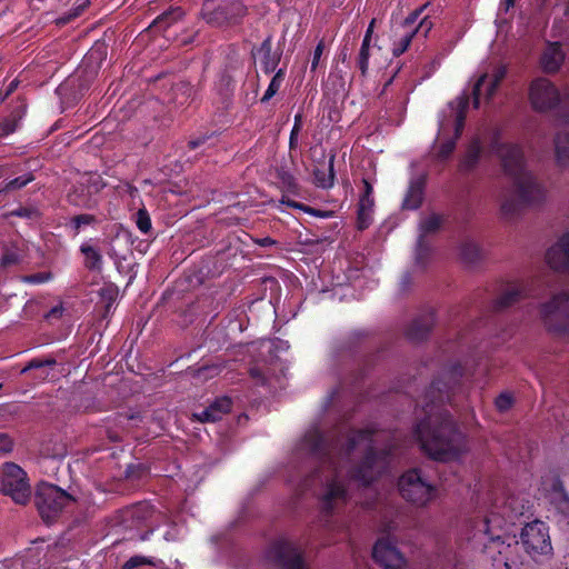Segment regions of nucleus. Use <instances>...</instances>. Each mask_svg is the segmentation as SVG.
Masks as SVG:
<instances>
[{"instance_id": "obj_1", "label": "nucleus", "mask_w": 569, "mask_h": 569, "mask_svg": "<svg viewBox=\"0 0 569 569\" xmlns=\"http://www.w3.org/2000/svg\"><path fill=\"white\" fill-rule=\"evenodd\" d=\"M380 437L370 429L338 436L337 440L331 441L325 439L316 428L305 435L301 446L320 461L313 477L321 483L319 502L322 512L330 515L346 505L349 495L343 468L356 452H365V457L348 470L351 479L367 486L382 471L389 451L378 449Z\"/></svg>"}, {"instance_id": "obj_2", "label": "nucleus", "mask_w": 569, "mask_h": 569, "mask_svg": "<svg viewBox=\"0 0 569 569\" xmlns=\"http://www.w3.org/2000/svg\"><path fill=\"white\" fill-rule=\"evenodd\" d=\"M460 365L442 370L426 393V417L417 425L416 436L422 450L438 461H455L468 451L466 437L456 428L451 416L445 410L433 411L432 403L453 402L455 396L463 393Z\"/></svg>"}, {"instance_id": "obj_3", "label": "nucleus", "mask_w": 569, "mask_h": 569, "mask_svg": "<svg viewBox=\"0 0 569 569\" xmlns=\"http://www.w3.org/2000/svg\"><path fill=\"white\" fill-rule=\"evenodd\" d=\"M468 106L469 94L463 92L453 101L449 102L447 109L442 111V116L439 121V136L446 134L451 128L455 131V136L452 138H448L440 144V148L437 152L438 159L446 160L452 153L456 146V140L460 137L463 128V121Z\"/></svg>"}, {"instance_id": "obj_4", "label": "nucleus", "mask_w": 569, "mask_h": 569, "mask_svg": "<svg viewBox=\"0 0 569 569\" xmlns=\"http://www.w3.org/2000/svg\"><path fill=\"white\" fill-rule=\"evenodd\" d=\"M539 315L548 331L569 339V291H559L541 303Z\"/></svg>"}, {"instance_id": "obj_5", "label": "nucleus", "mask_w": 569, "mask_h": 569, "mask_svg": "<svg viewBox=\"0 0 569 569\" xmlns=\"http://www.w3.org/2000/svg\"><path fill=\"white\" fill-rule=\"evenodd\" d=\"M401 497L417 506L425 507L437 496V488L422 475L420 469H411L405 472L398 481Z\"/></svg>"}, {"instance_id": "obj_6", "label": "nucleus", "mask_w": 569, "mask_h": 569, "mask_svg": "<svg viewBox=\"0 0 569 569\" xmlns=\"http://www.w3.org/2000/svg\"><path fill=\"white\" fill-rule=\"evenodd\" d=\"M72 500V497L51 483H40L34 496L36 507L46 522L54 520L63 508Z\"/></svg>"}, {"instance_id": "obj_7", "label": "nucleus", "mask_w": 569, "mask_h": 569, "mask_svg": "<svg viewBox=\"0 0 569 569\" xmlns=\"http://www.w3.org/2000/svg\"><path fill=\"white\" fill-rule=\"evenodd\" d=\"M1 492L18 505H26L31 498L27 473L13 462H7L1 471Z\"/></svg>"}, {"instance_id": "obj_8", "label": "nucleus", "mask_w": 569, "mask_h": 569, "mask_svg": "<svg viewBox=\"0 0 569 569\" xmlns=\"http://www.w3.org/2000/svg\"><path fill=\"white\" fill-rule=\"evenodd\" d=\"M528 99L535 111L548 112L560 106L561 93L552 81L537 77L529 83Z\"/></svg>"}, {"instance_id": "obj_9", "label": "nucleus", "mask_w": 569, "mask_h": 569, "mask_svg": "<svg viewBox=\"0 0 569 569\" xmlns=\"http://www.w3.org/2000/svg\"><path fill=\"white\" fill-rule=\"evenodd\" d=\"M492 152L498 157L501 168L512 180L528 171L522 148L512 142L495 140Z\"/></svg>"}, {"instance_id": "obj_10", "label": "nucleus", "mask_w": 569, "mask_h": 569, "mask_svg": "<svg viewBox=\"0 0 569 569\" xmlns=\"http://www.w3.org/2000/svg\"><path fill=\"white\" fill-rule=\"evenodd\" d=\"M244 14L246 8L237 1H226L217 8H212V2L207 1L203 7V18L216 27L238 23Z\"/></svg>"}, {"instance_id": "obj_11", "label": "nucleus", "mask_w": 569, "mask_h": 569, "mask_svg": "<svg viewBox=\"0 0 569 569\" xmlns=\"http://www.w3.org/2000/svg\"><path fill=\"white\" fill-rule=\"evenodd\" d=\"M517 197L525 206H539L547 197L546 188L529 170L513 179Z\"/></svg>"}, {"instance_id": "obj_12", "label": "nucleus", "mask_w": 569, "mask_h": 569, "mask_svg": "<svg viewBox=\"0 0 569 569\" xmlns=\"http://www.w3.org/2000/svg\"><path fill=\"white\" fill-rule=\"evenodd\" d=\"M520 541L529 553H548L551 550L550 537L541 521L527 523L520 533Z\"/></svg>"}, {"instance_id": "obj_13", "label": "nucleus", "mask_w": 569, "mask_h": 569, "mask_svg": "<svg viewBox=\"0 0 569 569\" xmlns=\"http://www.w3.org/2000/svg\"><path fill=\"white\" fill-rule=\"evenodd\" d=\"M525 505L516 497H509L501 506L495 505L486 518V532H490V527L502 528L508 522H513L516 518L525 512Z\"/></svg>"}, {"instance_id": "obj_14", "label": "nucleus", "mask_w": 569, "mask_h": 569, "mask_svg": "<svg viewBox=\"0 0 569 569\" xmlns=\"http://www.w3.org/2000/svg\"><path fill=\"white\" fill-rule=\"evenodd\" d=\"M271 558L281 569H305L301 551L291 541L278 540L269 551Z\"/></svg>"}, {"instance_id": "obj_15", "label": "nucleus", "mask_w": 569, "mask_h": 569, "mask_svg": "<svg viewBox=\"0 0 569 569\" xmlns=\"http://www.w3.org/2000/svg\"><path fill=\"white\" fill-rule=\"evenodd\" d=\"M545 261L552 270L569 274V231L548 248Z\"/></svg>"}, {"instance_id": "obj_16", "label": "nucleus", "mask_w": 569, "mask_h": 569, "mask_svg": "<svg viewBox=\"0 0 569 569\" xmlns=\"http://www.w3.org/2000/svg\"><path fill=\"white\" fill-rule=\"evenodd\" d=\"M372 557L385 569H400L405 565L402 555L388 539H380L376 542Z\"/></svg>"}, {"instance_id": "obj_17", "label": "nucleus", "mask_w": 569, "mask_h": 569, "mask_svg": "<svg viewBox=\"0 0 569 569\" xmlns=\"http://www.w3.org/2000/svg\"><path fill=\"white\" fill-rule=\"evenodd\" d=\"M506 74H507L506 67L500 66L495 69L491 77H489L488 73H483L478 78V80L473 84V89H472L475 108L479 107V98H480L481 87L487 83L485 94H486V98L489 100L493 97L496 90L498 89L500 82L506 77Z\"/></svg>"}, {"instance_id": "obj_18", "label": "nucleus", "mask_w": 569, "mask_h": 569, "mask_svg": "<svg viewBox=\"0 0 569 569\" xmlns=\"http://www.w3.org/2000/svg\"><path fill=\"white\" fill-rule=\"evenodd\" d=\"M565 57L559 42H549L540 56V68L546 73H556L563 63Z\"/></svg>"}, {"instance_id": "obj_19", "label": "nucleus", "mask_w": 569, "mask_h": 569, "mask_svg": "<svg viewBox=\"0 0 569 569\" xmlns=\"http://www.w3.org/2000/svg\"><path fill=\"white\" fill-rule=\"evenodd\" d=\"M529 296V287L525 282L512 283L506 287L495 301V308L502 310L509 308Z\"/></svg>"}, {"instance_id": "obj_20", "label": "nucleus", "mask_w": 569, "mask_h": 569, "mask_svg": "<svg viewBox=\"0 0 569 569\" xmlns=\"http://www.w3.org/2000/svg\"><path fill=\"white\" fill-rule=\"evenodd\" d=\"M442 218L432 213L421 220L419 224V238L417 243V261H420L428 253V246L425 243V237L429 233L438 231L441 227Z\"/></svg>"}, {"instance_id": "obj_21", "label": "nucleus", "mask_w": 569, "mask_h": 569, "mask_svg": "<svg viewBox=\"0 0 569 569\" xmlns=\"http://www.w3.org/2000/svg\"><path fill=\"white\" fill-rule=\"evenodd\" d=\"M425 186H426V176L425 174L412 178L410 180L407 193L402 201V206H401L402 209L416 210L421 206L423 196H425Z\"/></svg>"}, {"instance_id": "obj_22", "label": "nucleus", "mask_w": 569, "mask_h": 569, "mask_svg": "<svg viewBox=\"0 0 569 569\" xmlns=\"http://www.w3.org/2000/svg\"><path fill=\"white\" fill-rule=\"evenodd\" d=\"M252 54L259 60L264 73L274 71L280 61V53L272 52L271 37H267L260 47L256 51H252Z\"/></svg>"}, {"instance_id": "obj_23", "label": "nucleus", "mask_w": 569, "mask_h": 569, "mask_svg": "<svg viewBox=\"0 0 569 569\" xmlns=\"http://www.w3.org/2000/svg\"><path fill=\"white\" fill-rule=\"evenodd\" d=\"M435 325L432 311H428L417 317L407 329V336L412 341H422L427 338Z\"/></svg>"}, {"instance_id": "obj_24", "label": "nucleus", "mask_w": 569, "mask_h": 569, "mask_svg": "<svg viewBox=\"0 0 569 569\" xmlns=\"http://www.w3.org/2000/svg\"><path fill=\"white\" fill-rule=\"evenodd\" d=\"M231 409V400L227 397L216 400L211 406L203 409L199 413H194L193 417L200 422H214L222 418L223 415L229 412Z\"/></svg>"}, {"instance_id": "obj_25", "label": "nucleus", "mask_w": 569, "mask_h": 569, "mask_svg": "<svg viewBox=\"0 0 569 569\" xmlns=\"http://www.w3.org/2000/svg\"><path fill=\"white\" fill-rule=\"evenodd\" d=\"M556 163L560 168L569 166V131H559L553 138Z\"/></svg>"}, {"instance_id": "obj_26", "label": "nucleus", "mask_w": 569, "mask_h": 569, "mask_svg": "<svg viewBox=\"0 0 569 569\" xmlns=\"http://www.w3.org/2000/svg\"><path fill=\"white\" fill-rule=\"evenodd\" d=\"M460 257L465 263L469 266H477L485 258V251L473 240L467 239L460 246Z\"/></svg>"}, {"instance_id": "obj_27", "label": "nucleus", "mask_w": 569, "mask_h": 569, "mask_svg": "<svg viewBox=\"0 0 569 569\" xmlns=\"http://www.w3.org/2000/svg\"><path fill=\"white\" fill-rule=\"evenodd\" d=\"M335 156H331L328 164L325 162L316 167L313 170L315 183L323 189L333 186L335 172H333Z\"/></svg>"}, {"instance_id": "obj_28", "label": "nucleus", "mask_w": 569, "mask_h": 569, "mask_svg": "<svg viewBox=\"0 0 569 569\" xmlns=\"http://www.w3.org/2000/svg\"><path fill=\"white\" fill-rule=\"evenodd\" d=\"M68 201L72 206L91 209L96 201L90 197L89 189L83 184L77 186L68 193Z\"/></svg>"}, {"instance_id": "obj_29", "label": "nucleus", "mask_w": 569, "mask_h": 569, "mask_svg": "<svg viewBox=\"0 0 569 569\" xmlns=\"http://www.w3.org/2000/svg\"><path fill=\"white\" fill-rule=\"evenodd\" d=\"M375 201L373 198L361 197L358 208V228L360 230L367 229L372 222Z\"/></svg>"}, {"instance_id": "obj_30", "label": "nucleus", "mask_w": 569, "mask_h": 569, "mask_svg": "<svg viewBox=\"0 0 569 569\" xmlns=\"http://www.w3.org/2000/svg\"><path fill=\"white\" fill-rule=\"evenodd\" d=\"M481 152H482V149H481L479 141H477V140L472 141L470 143V146L468 147V150L460 162V170L462 172H469V171L473 170L479 162Z\"/></svg>"}, {"instance_id": "obj_31", "label": "nucleus", "mask_w": 569, "mask_h": 569, "mask_svg": "<svg viewBox=\"0 0 569 569\" xmlns=\"http://www.w3.org/2000/svg\"><path fill=\"white\" fill-rule=\"evenodd\" d=\"M26 106L23 103L18 104L11 112V114L3 119L0 123V134L8 136L16 131L19 120L23 117Z\"/></svg>"}, {"instance_id": "obj_32", "label": "nucleus", "mask_w": 569, "mask_h": 569, "mask_svg": "<svg viewBox=\"0 0 569 569\" xmlns=\"http://www.w3.org/2000/svg\"><path fill=\"white\" fill-rule=\"evenodd\" d=\"M522 206L525 204L520 201L519 198L515 199L510 194H503L501 197L500 211L501 214L507 219L516 217L520 212Z\"/></svg>"}, {"instance_id": "obj_33", "label": "nucleus", "mask_w": 569, "mask_h": 569, "mask_svg": "<svg viewBox=\"0 0 569 569\" xmlns=\"http://www.w3.org/2000/svg\"><path fill=\"white\" fill-rule=\"evenodd\" d=\"M80 251L86 258V267L90 270H100L102 257L99 251L90 244H82Z\"/></svg>"}, {"instance_id": "obj_34", "label": "nucleus", "mask_w": 569, "mask_h": 569, "mask_svg": "<svg viewBox=\"0 0 569 569\" xmlns=\"http://www.w3.org/2000/svg\"><path fill=\"white\" fill-rule=\"evenodd\" d=\"M183 17V11L181 10V8H171L170 10L163 12L162 14H160L154 21H153V26L154 27H169L170 24H172L173 22H177L178 20H180L181 18Z\"/></svg>"}, {"instance_id": "obj_35", "label": "nucleus", "mask_w": 569, "mask_h": 569, "mask_svg": "<svg viewBox=\"0 0 569 569\" xmlns=\"http://www.w3.org/2000/svg\"><path fill=\"white\" fill-rule=\"evenodd\" d=\"M34 180V176L32 173H27L24 176L14 178L8 181L2 188H0V196L3 193H8L14 190H19L26 187L29 182Z\"/></svg>"}, {"instance_id": "obj_36", "label": "nucleus", "mask_w": 569, "mask_h": 569, "mask_svg": "<svg viewBox=\"0 0 569 569\" xmlns=\"http://www.w3.org/2000/svg\"><path fill=\"white\" fill-rule=\"evenodd\" d=\"M172 93H173L174 103H177L179 106H183L184 103L188 102L189 98L192 94V87L190 84L183 83V82L177 83L172 88Z\"/></svg>"}, {"instance_id": "obj_37", "label": "nucleus", "mask_w": 569, "mask_h": 569, "mask_svg": "<svg viewBox=\"0 0 569 569\" xmlns=\"http://www.w3.org/2000/svg\"><path fill=\"white\" fill-rule=\"evenodd\" d=\"M283 78H284V72L282 69H279L277 71V73L273 76V78L271 79V82H270L267 91L264 92L263 97L261 98V102L269 101L278 92V90L283 81Z\"/></svg>"}, {"instance_id": "obj_38", "label": "nucleus", "mask_w": 569, "mask_h": 569, "mask_svg": "<svg viewBox=\"0 0 569 569\" xmlns=\"http://www.w3.org/2000/svg\"><path fill=\"white\" fill-rule=\"evenodd\" d=\"M136 224L138 229L143 233H148L150 231L151 219L146 209H139L136 213Z\"/></svg>"}, {"instance_id": "obj_39", "label": "nucleus", "mask_w": 569, "mask_h": 569, "mask_svg": "<svg viewBox=\"0 0 569 569\" xmlns=\"http://www.w3.org/2000/svg\"><path fill=\"white\" fill-rule=\"evenodd\" d=\"M107 51L106 47L103 44L93 48L89 51V53L86 56L83 63L87 66H90L93 62H101L102 59L106 57Z\"/></svg>"}, {"instance_id": "obj_40", "label": "nucleus", "mask_w": 569, "mask_h": 569, "mask_svg": "<svg viewBox=\"0 0 569 569\" xmlns=\"http://www.w3.org/2000/svg\"><path fill=\"white\" fill-rule=\"evenodd\" d=\"M146 565L153 566L154 562L151 558L144 556H133L123 563L122 569H136Z\"/></svg>"}, {"instance_id": "obj_41", "label": "nucleus", "mask_w": 569, "mask_h": 569, "mask_svg": "<svg viewBox=\"0 0 569 569\" xmlns=\"http://www.w3.org/2000/svg\"><path fill=\"white\" fill-rule=\"evenodd\" d=\"M22 260V254L17 249H8L2 256L1 266L9 267L19 263Z\"/></svg>"}, {"instance_id": "obj_42", "label": "nucleus", "mask_w": 569, "mask_h": 569, "mask_svg": "<svg viewBox=\"0 0 569 569\" xmlns=\"http://www.w3.org/2000/svg\"><path fill=\"white\" fill-rule=\"evenodd\" d=\"M88 3L89 2L87 0H82V2L80 4H78L73 10H71L68 14L60 17L57 20V22L59 24H66L69 21H71L72 19L79 17L81 14V12L84 10V8H87Z\"/></svg>"}, {"instance_id": "obj_43", "label": "nucleus", "mask_w": 569, "mask_h": 569, "mask_svg": "<svg viewBox=\"0 0 569 569\" xmlns=\"http://www.w3.org/2000/svg\"><path fill=\"white\" fill-rule=\"evenodd\" d=\"M496 407L499 411L501 412H505L507 410H509L512 405H513V397L508 393V392H503L501 393L500 396L497 397L496 399Z\"/></svg>"}, {"instance_id": "obj_44", "label": "nucleus", "mask_w": 569, "mask_h": 569, "mask_svg": "<svg viewBox=\"0 0 569 569\" xmlns=\"http://www.w3.org/2000/svg\"><path fill=\"white\" fill-rule=\"evenodd\" d=\"M413 37H415V32H409L408 31L402 37V39L399 41V43L395 46V48H393V56L399 57L400 54H402L408 49V47L410 46L411 40H412Z\"/></svg>"}, {"instance_id": "obj_45", "label": "nucleus", "mask_w": 569, "mask_h": 569, "mask_svg": "<svg viewBox=\"0 0 569 569\" xmlns=\"http://www.w3.org/2000/svg\"><path fill=\"white\" fill-rule=\"evenodd\" d=\"M433 23L428 19V17H425L420 20L419 24L412 28L409 32H415L416 34H421L422 37H427L430 30L432 29Z\"/></svg>"}, {"instance_id": "obj_46", "label": "nucleus", "mask_w": 569, "mask_h": 569, "mask_svg": "<svg viewBox=\"0 0 569 569\" xmlns=\"http://www.w3.org/2000/svg\"><path fill=\"white\" fill-rule=\"evenodd\" d=\"M96 222V218L92 214H79L72 218L71 223L76 231H79V229L82 226H88Z\"/></svg>"}, {"instance_id": "obj_47", "label": "nucleus", "mask_w": 569, "mask_h": 569, "mask_svg": "<svg viewBox=\"0 0 569 569\" xmlns=\"http://www.w3.org/2000/svg\"><path fill=\"white\" fill-rule=\"evenodd\" d=\"M0 569H26L24 556L0 562Z\"/></svg>"}, {"instance_id": "obj_48", "label": "nucleus", "mask_w": 569, "mask_h": 569, "mask_svg": "<svg viewBox=\"0 0 569 569\" xmlns=\"http://www.w3.org/2000/svg\"><path fill=\"white\" fill-rule=\"evenodd\" d=\"M51 278L50 273L39 272L30 276H22L21 280L28 283H42Z\"/></svg>"}, {"instance_id": "obj_49", "label": "nucleus", "mask_w": 569, "mask_h": 569, "mask_svg": "<svg viewBox=\"0 0 569 569\" xmlns=\"http://www.w3.org/2000/svg\"><path fill=\"white\" fill-rule=\"evenodd\" d=\"M219 371L217 366H206L194 371V377L209 379L217 375Z\"/></svg>"}, {"instance_id": "obj_50", "label": "nucleus", "mask_w": 569, "mask_h": 569, "mask_svg": "<svg viewBox=\"0 0 569 569\" xmlns=\"http://www.w3.org/2000/svg\"><path fill=\"white\" fill-rule=\"evenodd\" d=\"M368 61H369V49H360L358 56V67L361 71L362 76H366L368 71Z\"/></svg>"}, {"instance_id": "obj_51", "label": "nucleus", "mask_w": 569, "mask_h": 569, "mask_svg": "<svg viewBox=\"0 0 569 569\" xmlns=\"http://www.w3.org/2000/svg\"><path fill=\"white\" fill-rule=\"evenodd\" d=\"M301 123H302V116L300 113H298L295 117V126H293V128L291 130V134H290V148H293L297 143V137L301 129Z\"/></svg>"}, {"instance_id": "obj_52", "label": "nucleus", "mask_w": 569, "mask_h": 569, "mask_svg": "<svg viewBox=\"0 0 569 569\" xmlns=\"http://www.w3.org/2000/svg\"><path fill=\"white\" fill-rule=\"evenodd\" d=\"M12 216L21 217V218H28L33 219L39 216V212L34 208H19L11 212Z\"/></svg>"}, {"instance_id": "obj_53", "label": "nucleus", "mask_w": 569, "mask_h": 569, "mask_svg": "<svg viewBox=\"0 0 569 569\" xmlns=\"http://www.w3.org/2000/svg\"><path fill=\"white\" fill-rule=\"evenodd\" d=\"M426 6H422L421 8L415 10L412 13H410L403 21V26L406 28H410V30L412 28H415V23L417 22L419 16L421 14V12L425 10Z\"/></svg>"}, {"instance_id": "obj_54", "label": "nucleus", "mask_w": 569, "mask_h": 569, "mask_svg": "<svg viewBox=\"0 0 569 569\" xmlns=\"http://www.w3.org/2000/svg\"><path fill=\"white\" fill-rule=\"evenodd\" d=\"M12 450V440L6 433H0V453H7Z\"/></svg>"}, {"instance_id": "obj_55", "label": "nucleus", "mask_w": 569, "mask_h": 569, "mask_svg": "<svg viewBox=\"0 0 569 569\" xmlns=\"http://www.w3.org/2000/svg\"><path fill=\"white\" fill-rule=\"evenodd\" d=\"M39 561V555L37 553H29L24 556L26 569H38Z\"/></svg>"}, {"instance_id": "obj_56", "label": "nucleus", "mask_w": 569, "mask_h": 569, "mask_svg": "<svg viewBox=\"0 0 569 569\" xmlns=\"http://www.w3.org/2000/svg\"><path fill=\"white\" fill-rule=\"evenodd\" d=\"M323 42H319L318 46L316 47L315 49V52H313V59H312V62H311V70H316L318 63H319V60L322 56V52H323Z\"/></svg>"}, {"instance_id": "obj_57", "label": "nucleus", "mask_w": 569, "mask_h": 569, "mask_svg": "<svg viewBox=\"0 0 569 569\" xmlns=\"http://www.w3.org/2000/svg\"><path fill=\"white\" fill-rule=\"evenodd\" d=\"M74 82H76V79H74V78L68 79L64 83L60 84V86L57 88V93H58L60 97H64V96H67V93H68V91L70 90V88L74 86Z\"/></svg>"}, {"instance_id": "obj_58", "label": "nucleus", "mask_w": 569, "mask_h": 569, "mask_svg": "<svg viewBox=\"0 0 569 569\" xmlns=\"http://www.w3.org/2000/svg\"><path fill=\"white\" fill-rule=\"evenodd\" d=\"M63 313V307L62 305H59V306H56L53 307L46 316L44 318L47 320H52V319H59L61 318Z\"/></svg>"}, {"instance_id": "obj_59", "label": "nucleus", "mask_w": 569, "mask_h": 569, "mask_svg": "<svg viewBox=\"0 0 569 569\" xmlns=\"http://www.w3.org/2000/svg\"><path fill=\"white\" fill-rule=\"evenodd\" d=\"M560 106L569 113V86L565 88L563 93L561 94Z\"/></svg>"}, {"instance_id": "obj_60", "label": "nucleus", "mask_w": 569, "mask_h": 569, "mask_svg": "<svg viewBox=\"0 0 569 569\" xmlns=\"http://www.w3.org/2000/svg\"><path fill=\"white\" fill-rule=\"evenodd\" d=\"M207 140V136H201L199 138H196V139H191L189 142H188V146L190 149L194 150L197 149L198 147L202 146Z\"/></svg>"}, {"instance_id": "obj_61", "label": "nucleus", "mask_w": 569, "mask_h": 569, "mask_svg": "<svg viewBox=\"0 0 569 569\" xmlns=\"http://www.w3.org/2000/svg\"><path fill=\"white\" fill-rule=\"evenodd\" d=\"M41 367H44V362L43 360H39V359H34L32 361L29 362V365L22 369V373L28 371L29 369H37V368H41Z\"/></svg>"}, {"instance_id": "obj_62", "label": "nucleus", "mask_w": 569, "mask_h": 569, "mask_svg": "<svg viewBox=\"0 0 569 569\" xmlns=\"http://www.w3.org/2000/svg\"><path fill=\"white\" fill-rule=\"evenodd\" d=\"M18 84H19V81H18V80H12V81L9 83V86H8L7 90H6V92L3 93V96H2V98H1V100H4L6 98H8V97H9V96H10V94H11V93L17 89Z\"/></svg>"}, {"instance_id": "obj_63", "label": "nucleus", "mask_w": 569, "mask_h": 569, "mask_svg": "<svg viewBox=\"0 0 569 569\" xmlns=\"http://www.w3.org/2000/svg\"><path fill=\"white\" fill-rule=\"evenodd\" d=\"M362 183H363V194L361 197L372 198V186L366 179L362 180Z\"/></svg>"}, {"instance_id": "obj_64", "label": "nucleus", "mask_w": 569, "mask_h": 569, "mask_svg": "<svg viewBox=\"0 0 569 569\" xmlns=\"http://www.w3.org/2000/svg\"><path fill=\"white\" fill-rule=\"evenodd\" d=\"M411 281H412V280H411V276H410V274L406 273V274L402 277V279H401V283H400V284H401V288H402V290H403V291H406V290L410 287Z\"/></svg>"}]
</instances>
